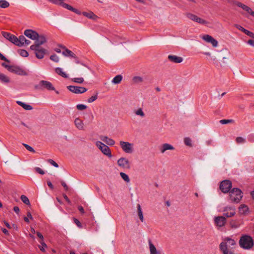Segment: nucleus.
I'll use <instances>...</instances> for the list:
<instances>
[{"mask_svg": "<svg viewBox=\"0 0 254 254\" xmlns=\"http://www.w3.org/2000/svg\"><path fill=\"white\" fill-rule=\"evenodd\" d=\"M2 35L5 39L19 47L23 46L24 45V42L26 41V38L22 35L20 36L19 38L11 34L10 33H2Z\"/></svg>", "mask_w": 254, "mask_h": 254, "instance_id": "nucleus-1", "label": "nucleus"}, {"mask_svg": "<svg viewBox=\"0 0 254 254\" xmlns=\"http://www.w3.org/2000/svg\"><path fill=\"white\" fill-rule=\"evenodd\" d=\"M241 248L245 250H250L254 246L253 238L248 235H242L239 242Z\"/></svg>", "mask_w": 254, "mask_h": 254, "instance_id": "nucleus-2", "label": "nucleus"}, {"mask_svg": "<svg viewBox=\"0 0 254 254\" xmlns=\"http://www.w3.org/2000/svg\"><path fill=\"white\" fill-rule=\"evenodd\" d=\"M236 246V242L235 240L230 237H225L220 244L219 249L220 251L233 250Z\"/></svg>", "mask_w": 254, "mask_h": 254, "instance_id": "nucleus-3", "label": "nucleus"}, {"mask_svg": "<svg viewBox=\"0 0 254 254\" xmlns=\"http://www.w3.org/2000/svg\"><path fill=\"white\" fill-rule=\"evenodd\" d=\"M229 193V198L231 202L238 203L243 197L242 192L238 188H233Z\"/></svg>", "mask_w": 254, "mask_h": 254, "instance_id": "nucleus-4", "label": "nucleus"}, {"mask_svg": "<svg viewBox=\"0 0 254 254\" xmlns=\"http://www.w3.org/2000/svg\"><path fill=\"white\" fill-rule=\"evenodd\" d=\"M96 145L104 155L109 157H111L112 156L111 151L107 145L104 144L100 141H96Z\"/></svg>", "mask_w": 254, "mask_h": 254, "instance_id": "nucleus-5", "label": "nucleus"}, {"mask_svg": "<svg viewBox=\"0 0 254 254\" xmlns=\"http://www.w3.org/2000/svg\"><path fill=\"white\" fill-rule=\"evenodd\" d=\"M232 187V182L228 180L222 181L220 184V189L224 193H228L230 191Z\"/></svg>", "mask_w": 254, "mask_h": 254, "instance_id": "nucleus-6", "label": "nucleus"}, {"mask_svg": "<svg viewBox=\"0 0 254 254\" xmlns=\"http://www.w3.org/2000/svg\"><path fill=\"white\" fill-rule=\"evenodd\" d=\"M35 88L39 89H47L48 90H55V88L52 84L46 80H41L39 84L35 86Z\"/></svg>", "mask_w": 254, "mask_h": 254, "instance_id": "nucleus-7", "label": "nucleus"}, {"mask_svg": "<svg viewBox=\"0 0 254 254\" xmlns=\"http://www.w3.org/2000/svg\"><path fill=\"white\" fill-rule=\"evenodd\" d=\"M31 49L34 50V53L36 58L38 59H42L44 58L46 54V50L40 47H36L35 46H31Z\"/></svg>", "mask_w": 254, "mask_h": 254, "instance_id": "nucleus-8", "label": "nucleus"}, {"mask_svg": "<svg viewBox=\"0 0 254 254\" xmlns=\"http://www.w3.org/2000/svg\"><path fill=\"white\" fill-rule=\"evenodd\" d=\"M120 145L122 150L127 153H131L133 152V144L128 142L121 141Z\"/></svg>", "mask_w": 254, "mask_h": 254, "instance_id": "nucleus-9", "label": "nucleus"}, {"mask_svg": "<svg viewBox=\"0 0 254 254\" xmlns=\"http://www.w3.org/2000/svg\"><path fill=\"white\" fill-rule=\"evenodd\" d=\"M187 16L188 18H189L190 19L197 23H198L200 24L207 25L208 24V22L205 20L204 19H202L193 14L189 13L187 14Z\"/></svg>", "mask_w": 254, "mask_h": 254, "instance_id": "nucleus-10", "label": "nucleus"}, {"mask_svg": "<svg viewBox=\"0 0 254 254\" xmlns=\"http://www.w3.org/2000/svg\"><path fill=\"white\" fill-rule=\"evenodd\" d=\"M67 88L71 92L75 94H81L87 91V89L85 87L72 85L68 86Z\"/></svg>", "mask_w": 254, "mask_h": 254, "instance_id": "nucleus-11", "label": "nucleus"}, {"mask_svg": "<svg viewBox=\"0 0 254 254\" xmlns=\"http://www.w3.org/2000/svg\"><path fill=\"white\" fill-rule=\"evenodd\" d=\"M200 37L206 42L210 43L214 47H216L218 46V42L213 37L209 35H204L201 36Z\"/></svg>", "mask_w": 254, "mask_h": 254, "instance_id": "nucleus-12", "label": "nucleus"}, {"mask_svg": "<svg viewBox=\"0 0 254 254\" xmlns=\"http://www.w3.org/2000/svg\"><path fill=\"white\" fill-rule=\"evenodd\" d=\"M223 216L227 218L231 217L236 214L235 209L233 207L226 206L224 208Z\"/></svg>", "mask_w": 254, "mask_h": 254, "instance_id": "nucleus-13", "label": "nucleus"}, {"mask_svg": "<svg viewBox=\"0 0 254 254\" xmlns=\"http://www.w3.org/2000/svg\"><path fill=\"white\" fill-rule=\"evenodd\" d=\"M214 221L216 226L222 227L224 226L226 223V219L224 216H215L214 218Z\"/></svg>", "mask_w": 254, "mask_h": 254, "instance_id": "nucleus-14", "label": "nucleus"}, {"mask_svg": "<svg viewBox=\"0 0 254 254\" xmlns=\"http://www.w3.org/2000/svg\"><path fill=\"white\" fill-rule=\"evenodd\" d=\"M8 71L20 75H25L26 74L24 70L20 67L16 65H11Z\"/></svg>", "mask_w": 254, "mask_h": 254, "instance_id": "nucleus-15", "label": "nucleus"}, {"mask_svg": "<svg viewBox=\"0 0 254 254\" xmlns=\"http://www.w3.org/2000/svg\"><path fill=\"white\" fill-rule=\"evenodd\" d=\"M118 165L119 166L125 168L129 169L130 164L129 161L126 158L122 157L120 158L117 161Z\"/></svg>", "mask_w": 254, "mask_h": 254, "instance_id": "nucleus-16", "label": "nucleus"}, {"mask_svg": "<svg viewBox=\"0 0 254 254\" xmlns=\"http://www.w3.org/2000/svg\"><path fill=\"white\" fill-rule=\"evenodd\" d=\"M35 40V45L33 46H35L36 47H40L41 45L43 44L46 41L45 37L43 35H39L38 33L37 34V37H36Z\"/></svg>", "mask_w": 254, "mask_h": 254, "instance_id": "nucleus-17", "label": "nucleus"}, {"mask_svg": "<svg viewBox=\"0 0 254 254\" xmlns=\"http://www.w3.org/2000/svg\"><path fill=\"white\" fill-rule=\"evenodd\" d=\"M168 59L170 61L174 63H181L183 62V59L181 57H178L175 55H169Z\"/></svg>", "mask_w": 254, "mask_h": 254, "instance_id": "nucleus-18", "label": "nucleus"}, {"mask_svg": "<svg viewBox=\"0 0 254 254\" xmlns=\"http://www.w3.org/2000/svg\"><path fill=\"white\" fill-rule=\"evenodd\" d=\"M175 148L169 143H164L160 147V151L162 153H164L168 150H174Z\"/></svg>", "mask_w": 254, "mask_h": 254, "instance_id": "nucleus-19", "label": "nucleus"}, {"mask_svg": "<svg viewBox=\"0 0 254 254\" xmlns=\"http://www.w3.org/2000/svg\"><path fill=\"white\" fill-rule=\"evenodd\" d=\"M237 5L249 13L252 16H254V11H252V9L250 7L241 2H238Z\"/></svg>", "mask_w": 254, "mask_h": 254, "instance_id": "nucleus-20", "label": "nucleus"}, {"mask_svg": "<svg viewBox=\"0 0 254 254\" xmlns=\"http://www.w3.org/2000/svg\"><path fill=\"white\" fill-rule=\"evenodd\" d=\"M100 139L105 143H106L108 145L110 146H113L115 144V141L109 138L107 136H101L100 137Z\"/></svg>", "mask_w": 254, "mask_h": 254, "instance_id": "nucleus-21", "label": "nucleus"}, {"mask_svg": "<svg viewBox=\"0 0 254 254\" xmlns=\"http://www.w3.org/2000/svg\"><path fill=\"white\" fill-rule=\"evenodd\" d=\"M74 124L76 127L79 130H84V124L80 119L76 118L74 121Z\"/></svg>", "mask_w": 254, "mask_h": 254, "instance_id": "nucleus-22", "label": "nucleus"}, {"mask_svg": "<svg viewBox=\"0 0 254 254\" xmlns=\"http://www.w3.org/2000/svg\"><path fill=\"white\" fill-rule=\"evenodd\" d=\"M64 57H69L70 58L77 59L75 54L64 47Z\"/></svg>", "mask_w": 254, "mask_h": 254, "instance_id": "nucleus-23", "label": "nucleus"}, {"mask_svg": "<svg viewBox=\"0 0 254 254\" xmlns=\"http://www.w3.org/2000/svg\"><path fill=\"white\" fill-rule=\"evenodd\" d=\"M148 243L150 254H161L160 252L156 250L155 247L152 243L151 240H149Z\"/></svg>", "mask_w": 254, "mask_h": 254, "instance_id": "nucleus-24", "label": "nucleus"}, {"mask_svg": "<svg viewBox=\"0 0 254 254\" xmlns=\"http://www.w3.org/2000/svg\"><path fill=\"white\" fill-rule=\"evenodd\" d=\"M16 103L26 110H31L33 109V107L31 105L26 104L21 101H17Z\"/></svg>", "mask_w": 254, "mask_h": 254, "instance_id": "nucleus-25", "label": "nucleus"}, {"mask_svg": "<svg viewBox=\"0 0 254 254\" xmlns=\"http://www.w3.org/2000/svg\"><path fill=\"white\" fill-rule=\"evenodd\" d=\"M137 213L139 218L141 222H143L144 218L143 215V212L141 208V206L139 204L137 205Z\"/></svg>", "mask_w": 254, "mask_h": 254, "instance_id": "nucleus-26", "label": "nucleus"}, {"mask_svg": "<svg viewBox=\"0 0 254 254\" xmlns=\"http://www.w3.org/2000/svg\"><path fill=\"white\" fill-rule=\"evenodd\" d=\"M0 81L3 83H7L9 82V78L3 73H0Z\"/></svg>", "mask_w": 254, "mask_h": 254, "instance_id": "nucleus-27", "label": "nucleus"}, {"mask_svg": "<svg viewBox=\"0 0 254 254\" xmlns=\"http://www.w3.org/2000/svg\"><path fill=\"white\" fill-rule=\"evenodd\" d=\"M123 79L122 75L119 74L116 76L112 80V82L114 84L120 83Z\"/></svg>", "mask_w": 254, "mask_h": 254, "instance_id": "nucleus-28", "label": "nucleus"}, {"mask_svg": "<svg viewBox=\"0 0 254 254\" xmlns=\"http://www.w3.org/2000/svg\"><path fill=\"white\" fill-rule=\"evenodd\" d=\"M248 210V207L245 204L241 205L239 207V211L241 214H245Z\"/></svg>", "mask_w": 254, "mask_h": 254, "instance_id": "nucleus-29", "label": "nucleus"}, {"mask_svg": "<svg viewBox=\"0 0 254 254\" xmlns=\"http://www.w3.org/2000/svg\"><path fill=\"white\" fill-rule=\"evenodd\" d=\"M64 8L71 11H73L77 14H80V12L79 11H78L77 9L73 8V7H72L71 5L68 4H66V3H64Z\"/></svg>", "mask_w": 254, "mask_h": 254, "instance_id": "nucleus-30", "label": "nucleus"}, {"mask_svg": "<svg viewBox=\"0 0 254 254\" xmlns=\"http://www.w3.org/2000/svg\"><path fill=\"white\" fill-rule=\"evenodd\" d=\"M25 35L29 38L35 40L37 37L38 33H24Z\"/></svg>", "mask_w": 254, "mask_h": 254, "instance_id": "nucleus-31", "label": "nucleus"}, {"mask_svg": "<svg viewBox=\"0 0 254 254\" xmlns=\"http://www.w3.org/2000/svg\"><path fill=\"white\" fill-rule=\"evenodd\" d=\"M9 6V2L5 0H0V7L5 8Z\"/></svg>", "mask_w": 254, "mask_h": 254, "instance_id": "nucleus-32", "label": "nucleus"}, {"mask_svg": "<svg viewBox=\"0 0 254 254\" xmlns=\"http://www.w3.org/2000/svg\"><path fill=\"white\" fill-rule=\"evenodd\" d=\"M132 81L134 83H139L143 81V78L141 76H134L132 78Z\"/></svg>", "mask_w": 254, "mask_h": 254, "instance_id": "nucleus-33", "label": "nucleus"}, {"mask_svg": "<svg viewBox=\"0 0 254 254\" xmlns=\"http://www.w3.org/2000/svg\"><path fill=\"white\" fill-rule=\"evenodd\" d=\"M20 199L22 200V201L25 204L28 205L30 204V201L26 196L24 195H22L20 197Z\"/></svg>", "mask_w": 254, "mask_h": 254, "instance_id": "nucleus-34", "label": "nucleus"}, {"mask_svg": "<svg viewBox=\"0 0 254 254\" xmlns=\"http://www.w3.org/2000/svg\"><path fill=\"white\" fill-rule=\"evenodd\" d=\"M120 176L121 178L127 183H128L130 181V179L129 178V177L127 175L126 173L121 172L120 173Z\"/></svg>", "mask_w": 254, "mask_h": 254, "instance_id": "nucleus-35", "label": "nucleus"}, {"mask_svg": "<svg viewBox=\"0 0 254 254\" xmlns=\"http://www.w3.org/2000/svg\"><path fill=\"white\" fill-rule=\"evenodd\" d=\"M50 2L55 4L63 5L64 0H47Z\"/></svg>", "mask_w": 254, "mask_h": 254, "instance_id": "nucleus-36", "label": "nucleus"}, {"mask_svg": "<svg viewBox=\"0 0 254 254\" xmlns=\"http://www.w3.org/2000/svg\"><path fill=\"white\" fill-rule=\"evenodd\" d=\"M83 15L85 16L90 18V19H94L96 16L92 12H83Z\"/></svg>", "mask_w": 254, "mask_h": 254, "instance_id": "nucleus-37", "label": "nucleus"}, {"mask_svg": "<svg viewBox=\"0 0 254 254\" xmlns=\"http://www.w3.org/2000/svg\"><path fill=\"white\" fill-rule=\"evenodd\" d=\"M72 81L77 83H82L84 81V79L82 77L73 78L72 79Z\"/></svg>", "mask_w": 254, "mask_h": 254, "instance_id": "nucleus-38", "label": "nucleus"}, {"mask_svg": "<svg viewBox=\"0 0 254 254\" xmlns=\"http://www.w3.org/2000/svg\"><path fill=\"white\" fill-rule=\"evenodd\" d=\"M135 114L136 115H138V116H141V117H143L145 116V114H144V112H143L142 109H141V108H139L138 110H137L135 112Z\"/></svg>", "mask_w": 254, "mask_h": 254, "instance_id": "nucleus-39", "label": "nucleus"}, {"mask_svg": "<svg viewBox=\"0 0 254 254\" xmlns=\"http://www.w3.org/2000/svg\"><path fill=\"white\" fill-rule=\"evenodd\" d=\"M19 54L20 56L23 57H27L28 56V52L25 50H20L19 51Z\"/></svg>", "mask_w": 254, "mask_h": 254, "instance_id": "nucleus-40", "label": "nucleus"}, {"mask_svg": "<svg viewBox=\"0 0 254 254\" xmlns=\"http://www.w3.org/2000/svg\"><path fill=\"white\" fill-rule=\"evenodd\" d=\"M22 145L25 147V148L27 150H28L30 152H33V153L35 152V150L32 147L29 146V145L25 144V143H23Z\"/></svg>", "mask_w": 254, "mask_h": 254, "instance_id": "nucleus-41", "label": "nucleus"}, {"mask_svg": "<svg viewBox=\"0 0 254 254\" xmlns=\"http://www.w3.org/2000/svg\"><path fill=\"white\" fill-rule=\"evenodd\" d=\"M237 143H244L246 142V139L242 137H237L236 139Z\"/></svg>", "mask_w": 254, "mask_h": 254, "instance_id": "nucleus-42", "label": "nucleus"}, {"mask_svg": "<svg viewBox=\"0 0 254 254\" xmlns=\"http://www.w3.org/2000/svg\"><path fill=\"white\" fill-rule=\"evenodd\" d=\"M76 108L78 110L82 111L86 109L87 108V106L84 104H78L76 106Z\"/></svg>", "mask_w": 254, "mask_h": 254, "instance_id": "nucleus-43", "label": "nucleus"}, {"mask_svg": "<svg viewBox=\"0 0 254 254\" xmlns=\"http://www.w3.org/2000/svg\"><path fill=\"white\" fill-rule=\"evenodd\" d=\"M98 94L97 93L95 95L92 96L90 98L88 99V102L92 103L95 101L98 98Z\"/></svg>", "mask_w": 254, "mask_h": 254, "instance_id": "nucleus-44", "label": "nucleus"}, {"mask_svg": "<svg viewBox=\"0 0 254 254\" xmlns=\"http://www.w3.org/2000/svg\"><path fill=\"white\" fill-rule=\"evenodd\" d=\"M191 139L189 137H186L184 139V143L187 146H191Z\"/></svg>", "mask_w": 254, "mask_h": 254, "instance_id": "nucleus-45", "label": "nucleus"}, {"mask_svg": "<svg viewBox=\"0 0 254 254\" xmlns=\"http://www.w3.org/2000/svg\"><path fill=\"white\" fill-rule=\"evenodd\" d=\"M74 222L76 224V225L79 227V228H82V225L81 222L79 221L78 219L77 218H73Z\"/></svg>", "mask_w": 254, "mask_h": 254, "instance_id": "nucleus-46", "label": "nucleus"}, {"mask_svg": "<svg viewBox=\"0 0 254 254\" xmlns=\"http://www.w3.org/2000/svg\"><path fill=\"white\" fill-rule=\"evenodd\" d=\"M233 122V120H221L220 121V123L222 125L231 123Z\"/></svg>", "mask_w": 254, "mask_h": 254, "instance_id": "nucleus-47", "label": "nucleus"}, {"mask_svg": "<svg viewBox=\"0 0 254 254\" xmlns=\"http://www.w3.org/2000/svg\"><path fill=\"white\" fill-rule=\"evenodd\" d=\"M56 72L58 74L61 75L62 77H64V71H63L62 68L59 67L56 68Z\"/></svg>", "mask_w": 254, "mask_h": 254, "instance_id": "nucleus-48", "label": "nucleus"}, {"mask_svg": "<svg viewBox=\"0 0 254 254\" xmlns=\"http://www.w3.org/2000/svg\"><path fill=\"white\" fill-rule=\"evenodd\" d=\"M50 58L51 60L54 62H58L59 61V58L56 55H51Z\"/></svg>", "mask_w": 254, "mask_h": 254, "instance_id": "nucleus-49", "label": "nucleus"}, {"mask_svg": "<svg viewBox=\"0 0 254 254\" xmlns=\"http://www.w3.org/2000/svg\"><path fill=\"white\" fill-rule=\"evenodd\" d=\"M34 169L37 173L40 174L44 175L45 174L44 171L39 167H36Z\"/></svg>", "mask_w": 254, "mask_h": 254, "instance_id": "nucleus-50", "label": "nucleus"}, {"mask_svg": "<svg viewBox=\"0 0 254 254\" xmlns=\"http://www.w3.org/2000/svg\"><path fill=\"white\" fill-rule=\"evenodd\" d=\"M48 162L56 167H58V164L52 159H49Z\"/></svg>", "mask_w": 254, "mask_h": 254, "instance_id": "nucleus-51", "label": "nucleus"}, {"mask_svg": "<svg viewBox=\"0 0 254 254\" xmlns=\"http://www.w3.org/2000/svg\"><path fill=\"white\" fill-rule=\"evenodd\" d=\"M236 27L237 28V29L239 30H241L242 31V32H250L249 31L244 29L243 27H242L240 25H236Z\"/></svg>", "mask_w": 254, "mask_h": 254, "instance_id": "nucleus-52", "label": "nucleus"}, {"mask_svg": "<svg viewBox=\"0 0 254 254\" xmlns=\"http://www.w3.org/2000/svg\"><path fill=\"white\" fill-rule=\"evenodd\" d=\"M248 140L249 141L254 142V134L250 135L248 137Z\"/></svg>", "mask_w": 254, "mask_h": 254, "instance_id": "nucleus-53", "label": "nucleus"}, {"mask_svg": "<svg viewBox=\"0 0 254 254\" xmlns=\"http://www.w3.org/2000/svg\"><path fill=\"white\" fill-rule=\"evenodd\" d=\"M0 59L1 60H2V61H5L6 62H8L9 63V61L8 60H7L3 55H2L0 53Z\"/></svg>", "mask_w": 254, "mask_h": 254, "instance_id": "nucleus-54", "label": "nucleus"}, {"mask_svg": "<svg viewBox=\"0 0 254 254\" xmlns=\"http://www.w3.org/2000/svg\"><path fill=\"white\" fill-rule=\"evenodd\" d=\"M36 234H37V236L40 238V241H43L44 237L41 233H40L39 232H37Z\"/></svg>", "mask_w": 254, "mask_h": 254, "instance_id": "nucleus-55", "label": "nucleus"}, {"mask_svg": "<svg viewBox=\"0 0 254 254\" xmlns=\"http://www.w3.org/2000/svg\"><path fill=\"white\" fill-rule=\"evenodd\" d=\"M56 199H57V201L59 203V204H57L56 205H57V206H59L60 207V205L63 204V200H62V199H60L59 197H56Z\"/></svg>", "mask_w": 254, "mask_h": 254, "instance_id": "nucleus-56", "label": "nucleus"}, {"mask_svg": "<svg viewBox=\"0 0 254 254\" xmlns=\"http://www.w3.org/2000/svg\"><path fill=\"white\" fill-rule=\"evenodd\" d=\"M47 185L50 189H53V188H54L53 185H52V183L50 181H47Z\"/></svg>", "mask_w": 254, "mask_h": 254, "instance_id": "nucleus-57", "label": "nucleus"}, {"mask_svg": "<svg viewBox=\"0 0 254 254\" xmlns=\"http://www.w3.org/2000/svg\"><path fill=\"white\" fill-rule=\"evenodd\" d=\"M13 210L15 212H16L17 214H18L19 212V208L18 206H14L13 207Z\"/></svg>", "mask_w": 254, "mask_h": 254, "instance_id": "nucleus-58", "label": "nucleus"}, {"mask_svg": "<svg viewBox=\"0 0 254 254\" xmlns=\"http://www.w3.org/2000/svg\"><path fill=\"white\" fill-rule=\"evenodd\" d=\"M2 66L4 67L5 68H6L8 70H9V68H10V67L11 65H9L8 64H6L5 63H2L1 64Z\"/></svg>", "mask_w": 254, "mask_h": 254, "instance_id": "nucleus-59", "label": "nucleus"}, {"mask_svg": "<svg viewBox=\"0 0 254 254\" xmlns=\"http://www.w3.org/2000/svg\"><path fill=\"white\" fill-rule=\"evenodd\" d=\"M64 200H65L68 204H71V201L67 196L64 194Z\"/></svg>", "mask_w": 254, "mask_h": 254, "instance_id": "nucleus-60", "label": "nucleus"}, {"mask_svg": "<svg viewBox=\"0 0 254 254\" xmlns=\"http://www.w3.org/2000/svg\"><path fill=\"white\" fill-rule=\"evenodd\" d=\"M248 43L250 45L254 47V40L250 39L248 40Z\"/></svg>", "mask_w": 254, "mask_h": 254, "instance_id": "nucleus-61", "label": "nucleus"}, {"mask_svg": "<svg viewBox=\"0 0 254 254\" xmlns=\"http://www.w3.org/2000/svg\"><path fill=\"white\" fill-rule=\"evenodd\" d=\"M1 231L5 235H9V233L6 229L2 228H1Z\"/></svg>", "mask_w": 254, "mask_h": 254, "instance_id": "nucleus-62", "label": "nucleus"}, {"mask_svg": "<svg viewBox=\"0 0 254 254\" xmlns=\"http://www.w3.org/2000/svg\"><path fill=\"white\" fill-rule=\"evenodd\" d=\"M78 210L81 213H84L85 212L83 207L81 206L78 207Z\"/></svg>", "mask_w": 254, "mask_h": 254, "instance_id": "nucleus-63", "label": "nucleus"}, {"mask_svg": "<svg viewBox=\"0 0 254 254\" xmlns=\"http://www.w3.org/2000/svg\"><path fill=\"white\" fill-rule=\"evenodd\" d=\"M39 243L41 245V246H43L44 248H47L46 244L43 241H39Z\"/></svg>", "mask_w": 254, "mask_h": 254, "instance_id": "nucleus-64", "label": "nucleus"}]
</instances>
